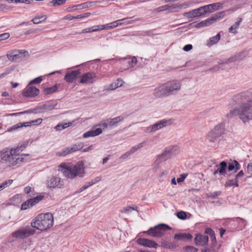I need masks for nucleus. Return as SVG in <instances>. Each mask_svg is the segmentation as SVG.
Listing matches in <instances>:
<instances>
[{
  "instance_id": "33",
  "label": "nucleus",
  "mask_w": 252,
  "mask_h": 252,
  "mask_svg": "<svg viewBox=\"0 0 252 252\" xmlns=\"http://www.w3.org/2000/svg\"><path fill=\"white\" fill-rule=\"evenodd\" d=\"M220 34L219 33L216 36L210 38L209 41L207 42L208 46H211L217 43L220 40Z\"/></svg>"
},
{
  "instance_id": "44",
  "label": "nucleus",
  "mask_w": 252,
  "mask_h": 252,
  "mask_svg": "<svg viewBox=\"0 0 252 252\" xmlns=\"http://www.w3.org/2000/svg\"><path fill=\"white\" fill-rule=\"evenodd\" d=\"M66 0H52L49 3H51L53 6H57L63 4Z\"/></svg>"
},
{
  "instance_id": "52",
  "label": "nucleus",
  "mask_w": 252,
  "mask_h": 252,
  "mask_svg": "<svg viewBox=\"0 0 252 252\" xmlns=\"http://www.w3.org/2000/svg\"><path fill=\"white\" fill-rule=\"evenodd\" d=\"M9 3H25L30 4L32 0H6Z\"/></svg>"
},
{
  "instance_id": "47",
  "label": "nucleus",
  "mask_w": 252,
  "mask_h": 252,
  "mask_svg": "<svg viewBox=\"0 0 252 252\" xmlns=\"http://www.w3.org/2000/svg\"><path fill=\"white\" fill-rule=\"evenodd\" d=\"M12 182L13 180L9 179L2 183L0 185V191L3 190L4 189H5L8 185H11L12 183Z\"/></svg>"
},
{
  "instance_id": "16",
  "label": "nucleus",
  "mask_w": 252,
  "mask_h": 252,
  "mask_svg": "<svg viewBox=\"0 0 252 252\" xmlns=\"http://www.w3.org/2000/svg\"><path fill=\"white\" fill-rule=\"evenodd\" d=\"M170 95L165 83L156 88L154 91V95L156 97H162Z\"/></svg>"
},
{
  "instance_id": "6",
  "label": "nucleus",
  "mask_w": 252,
  "mask_h": 252,
  "mask_svg": "<svg viewBox=\"0 0 252 252\" xmlns=\"http://www.w3.org/2000/svg\"><path fill=\"white\" fill-rule=\"evenodd\" d=\"M179 148L177 146H170L165 148L162 154L159 155L156 162L159 163L161 159L166 160L178 154Z\"/></svg>"
},
{
  "instance_id": "20",
  "label": "nucleus",
  "mask_w": 252,
  "mask_h": 252,
  "mask_svg": "<svg viewBox=\"0 0 252 252\" xmlns=\"http://www.w3.org/2000/svg\"><path fill=\"white\" fill-rule=\"evenodd\" d=\"M80 73V70H74L70 72H68L65 75L64 79L68 83H72L77 78Z\"/></svg>"
},
{
  "instance_id": "48",
  "label": "nucleus",
  "mask_w": 252,
  "mask_h": 252,
  "mask_svg": "<svg viewBox=\"0 0 252 252\" xmlns=\"http://www.w3.org/2000/svg\"><path fill=\"white\" fill-rule=\"evenodd\" d=\"M12 182L13 180L9 179L2 183L0 185V191L3 190L4 189H5L8 185H11L12 183Z\"/></svg>"
},
{
  "instance_id": "7",
  "label": "nucleus",
  "mask_w": 252,
  "mask_h": 252,
  "mask_svg": "<svg viewBox=\"0 0 252 252\" xmlns=\"http://www.w3.org/2000/svg\"><path fill=\"white\" fill-rule=\"evenodd\" d=\"M172 228L168 225L164 223H160L153 227H151L147 231V234L154 237L160 238L164 235L163 231Z\"/></svg>"
},
{
  "instance_id": "59",
  "label": "nucleus",
  "mask_w": 252,
  "mask_h": 252,
  "mask_svg": "<svg viewBox=\"0 0 252 252\" xmlns=\"http://www.w3.org/2000/svg\"><path fill=\"white\" fill-rule=\"evenodd\" d=\"M42 80L41 77H37L30 82V84H39Z\"/></svg>"
},
{
  "instance_id": "30",
  "label": "nucleus",
  "mask_w": 252,
  "mask_h": 252,
  "mask_svg": "<svg viewBox=\"0 0 252 252\" xmlns=\"http://www.w3.org/2000/svg\"><path fill=\"white\" fill-rule=\"evenodd\" d=\"M220 168L216 170L214 174L216 175L217 173H219L220 175H223L225 173V170L227 168V163L225 161H222L220 164Z\"/></svg>"
},
{
  "instance_id": "60",
  "label": "nucleus",
  "mask_w": 252,
  "mask_h": 252,
  "mask_svg": "<svg viewBox=\"0 0 252 252\" xmlns=\"http://www.w3.org/2000/svg\"><path fill=\"white\" fill-rule=\"evenodd\" d=\"M9 33L5 32L0 34V40L6 39L9 37Z\"/></svg>"
},
{
  "instance_id": "17",
  "label": "nucleus",
  "mask_w": 252,
  "mask_h": 252,
  "mask_svg": "<svg viewBox=\"0 0 252 252\" xmlns=\"http://www.w3.org/2000/svg\"><path fill=\"white\" fill-rule=\"evenodd\" d=\"M26 53H28L26 50H14L8 52L6 54V56L9 61L14 62L20 58V55Z\"/></svg>"
},
{
  "instance_id": "46",
  "label": "nucleus",
  "mask_w": 252,
  "mask_h": 252,
  "mask_svg": "<svg viewBox=\"0 0 252 252\" xmlns=\"http://www.w3.org/2000/svg\"><path fill=\"white\" fill-rule=\"evenodd\" d=\"M224 12H220V13H217L213 17H211V18L213 19V22H215L218 20H220L221 19L224 17Z\"/></svg>"
},
{
  "instance_id": "28",
  "label": "nucleus",
  "mask_w": 252,
  "mask_h": 252,
  "mask_svg": "<svg viewBox=\"0 0 252 252\" xmlns=\"http://www.w3.org/2000/svg\"><path fill=\"white\" fill-rule=\"evenodd\" d=\"M123 64H127V68L132 67L137 63V59L135 57H133L131 59L126 58L123 60Z\"/></svg>"
},
{
  "instance_id": "19",
  "label": "nucleus",
  "mask_w": 252,
  "mask_h": 252,
  "mask_svg": "<svg viewBox=\"0 0 252 252\" xmlns=\"http://www.w3.org/2000/svg\"><path fill=\"white\" fill-rule=\"evenodd\" d=\"M137 243L141 246L153 248H157L158 245L154 241L145 238H139L137 240Z\"/></svg>"
},
{
  "instance_id": "58",
  "label": "nucleus",
  "mask_w": 252,
  "mask_h": 252,
  "mask_svg": "<svg viewBox=\"0 0 252 252\" xmlns=\"http://www.w3.org/2000/svg\"><path fill=\"white\" fill-rule=\"evenodd\" d=\"M187 176H188L187 174H182L180 175V177L177 178V182L178 183L183 182Z\"/></svg>"
},
{
  "instance_id": "21",
  "label": "nucleus",
  "mask_w": 252,
  "mask_h": 252,
  "mask_svg": "<svg viewBox=\"0 0 252 252\" xmlns=\"http://www.w3.org/2000/svg\"><path fill=\"white\" fill-rule=\"evenodd\" d=\"M208 240V236L198 234L196 235L194 241L196 245L203 246L207 244Z\"/></svg>"
},
{
  "instance_id": "53",
  "label": "nucleus",
  "mask_w": 252,
  "mask_h": 252,
  "mask_svg": "<svg viewBox=\"0 0 252 252\" xmlns=\"http://www.w3.org/2000/svg\"><path fill=\"white\" fill-rule=\"evenodd\" d=\"M210 5L211 8L213 10V12L215 10L219 9L220 8V7L221 4L220 3L217 2V3L210 4Z\"/></svg>"
},
{
  "instance_id": "36",
  "label": "nucleus",
  "mask_w": 252,
  "mask_h": 252,
  "mask_svg": "<svg viewBox=\"0 0 252 252\" xmlns=\"http://www.w3.org/2000/svg\"><path fill=\"white\" fill-rule=\"evenodd\" d=\"M238 180L235 178L234 179L228 180L224 184V187H238Z\"/></svg>"
},
{
  "instance_id": "15",
  "label": "nucleus",
  "mask_w": 252,
  "mask_h": 252,
  "mask_svg": "<svg viewBox=\"0 0 252 252\" xmlns=\"http://www.w3.org/2000/svg\"><path fill=\"white\" fill-rule=\"evenodd\" d=\"M165 84L170 95L174 94L175 92L180 90L181 87V83L178 80L168 81Z\"/></svg>"
},
{
  "instance_id": "61",
  "label": "nucleus",
  "mask_w": 252,
  "mask_h": 252,
  "mask_svg": "<svg viewBox=\"0 0 252 252\" xmlns=\"http://www.w3.org/2000/svg\"><path fill=\"white\" fill-rule=\"evenodd\" d=\"M132 154H131V152H130V151H128L127 152H126V153H125L124 155H122L120 158V159H126L127 158H128L129 156H130V155H131Z\"/></svg>"
},
{
  "instance_id": "43",
  "label": "nucleus",
  "mask_w": 252,
  "mask_h": 252,
  "mask_svg": "<svg viewBox=\"0 0 252 252\" xmlns=\"http://www.w3.org/2000/svg\"><path fill=\"white\" fill-rule=\"evenodd\" d=\"M137 207L136 206H126L124 207L122 210L120 211V212L122 213H128L133 210H137Z\"/></svg>"
},
{
  "instance_id": "12",
  "label": "nucleus",
  "mask_w": 252,
  "mask_h": 252,
  "mask_svg": "<svg viewBox=\"0 0 252 252\" xmlns=\"http://www.w3.org/2000/svg\"><path fill=\"white\" fill-rule=\"evenodd\" d=\"M173 121L171 119H163L146 128V132H153L164 127L171 125Z\"/></svg>"
},
{
  "instance_id": "14",
  "label": "nucleus",
  "mask_w": 252,
  "mask_h": 252,
  "mask_svg": "<svg viewBox=\"0 0 252 252\" xmlns=\"http://www.w3.org/2000/svg\"><path fill=\"white\" fill-rule=\"evenodd\" d=\"M44 195H39L35 197L30 198L27 201L24 202L21 206V209L23 210H27L32 207L38 202L42 200L44 198Z\"/></svg>"
},
{
  "instance_id": "51",
  "label": "nucleus",
  "mask_w": 252,
  "mask_h": 252,
  "mask_svg": "<svg viewBox=\"0 0 252 252\" xmlns=\"http://www.w3.org/2000/svg\"><path fill=\"white\" fill-rule=\"evenodd\" d=\"M220 194H221L220 191H215L212 193H207L206 194V196L208 198H215L216 197L220 195Z\"/></svg>"
},
{
  "instance_id": "54",
  "label": "nucleus",
  "mask_w": 252,
  "mask_h": 252,
  "mask_svg": "<svg viewBox=\"0 0 252 252\" xmlns=\"http://www.w3.org/2000/svg\"><path fill=\"white\" fill-rule=\"evenodd\" d=\"M247 173L250 175L248 176L249 178H251L252 175V163H250L247 166Z\"/></svg>"
},
{
  "instance_id": "31",
  "label": "nucleus",
  "mask_w": 252,
  "mask_h": 252,
  "mask_svg": "<svg viewBox=\"0 0 252 252\" xmlns=\"http://www.w3.org/2000/svg\"><path fill=\"white\" fill-rule=\"evenodd\" d=\"M123 80L121 79H118L117 81L110 84L108 89V90H114L123 85Z\"/></svg>"
},
{
  "instance_id": "26",
  "label": "nucleus",
  "mask_w": 252,
  "mask_h": 252,
  "mask_svg": "<svg viewBox=\"0 0 252 252\" xmlns=\"http://www.w3.org/2000/svg\"><path fill=\"white\" fill-rule=\"evenodd\" d=\"M192 236L190 234L187 233H179L176 234L174 236V239L177 240L186 241L191 240Z\"/></svg>"
},
{
  "instance_id": "45",
  "label": "nucleus",
  "mask_w": 252,
  "mask_h": 252,
  "mask_svg": "<svg viewBox=\"0 0 252 252\" xmlns=\"http://www.w3.org/2000/svg\"><path fill=\"white\" fill-rule=\"evenodd\" d=\"M201 9L202 11V13L203 15H205L207 13H212L213 12V10L211 8L210 5H206L203 6H201Z\"/></svg>"
},
{
  "instance_id": "13",
  "label": "nucleus",
  "mask_w": 252,
  "mask_h": 252,
  "mask_svg": "<svg viewBox=\"0 0 252 252\" xmlns=\"http://www.w3.org/2000/svg\"><path fill=\"white\" fill-rule=\"evenodd\" d=\"M42 119L41 118H38L36 120L31 121L30 122L19 123L9 128L7 130V131L10 132L12 131L16 130L19 128H22L23 127H27L35 125H39L42 123Z\"/></svg>"
},
{
  "instance_id": "9",
  "label": "nucleus",
  "mask_w": 252,
  "mask_h": 252,
  "mask_svg": "<svg viewBox=\"0 0 252 252\" xmlns=\"http://www.w3.org/2000/svg\"><path fill=\"white\" fill-rule=\"evenodd\" d=\"M79 82L82 84L90 85L94 83L96 79V73L93 71L88 72L81 75Z\"/></svg>"
},
{
  "instance_id": "24",
  "label": "nucleus",
  "mask_w": 252,
  "mask_h": 252,
  "mask_svg": "<svg viewBox=\"0 0 252 252\" xmlns=\"http://www.w3.org/2000/svg\"><path fill=\"white\" fill-rule=\"evenodd\" d=\"M240 168V165L239 162L236 160H234L232 162H229L227 166L228 170L234 173H236Z\"/></svg>"
},
{
  "instance_id": "25",
  "label": "nucleus",
  "mask_w": 252,
  "mask_h": 252,
  "mask_svg": "<svg viewBox=\"0 0 252 252\" xmlns=\"http://www.w3.org/2000/svg\"><path fill=\"white\" fill-rule=\"evenodd\" d=\"M124 120V118L121 116H118L114 118L107 119V123H108L109 127L115 126L117 124Z\"/></svg>"
},
{
  "instance_id": "37",
  "label": "nucleus",
  "mask_w": 252,
  "mask_h": 252,
  "mask_svg": "<svg viewBox=\"0 0 252 252\" xmlns=\"http://www.w3.org/2000/svg\"><path fill=\"white\" fill-rule=\"evenodd\" d=\"M242 21V19L239 18V21L235 22V24L229 28V32H232L233 33H237L236 30L238 28Z\"/></svg>"
},
{
  "instance_id": "63",
  "label": "nucleus",
  "mask_w": 252,
  "mask_h": 252,
  "mask_svg": "<svg viewBox=\"0 0 252 252\" xmlns=\"http://www.w3.org/2000/svg\"><path fill=\"white\" fill-rule=\"evenodd\" d=\"M100 126H102L104 128H106L108 127H109L108 126V123H107V120L102 121L100 124Z\"/></svg>"
},
{
  "instance_id": "40",
  "label": "nucleus",
  "mask_w": 252,
  "mask_h": 252,
  "mask_svg": "<svg viewBox=\"0 0 252 252\" xmlns=\"http://www.w3.org/2000/svg\"><path fill=\"white\" fill-rule=\"evenodd\" d=\"M71 125V123H65L63 124H59L56 126L55 129L57 131H61L65 128L68 127Z\"/></svg>"
},
{
  "instance_id": "27",
  "label": "nucleus",
  "mask_w": 252,
  "mask_h": 252,
  "mask_svg": "<svg viewBox=\"0 0 252 252\" xmlns=\"http://www.w3.org/2000/svg\"><path fill=\"white\" fill-rule=\"evenodd\" d=\"M29 140H26L25 141L20 142L17 144L16 147H13L14 150H16V152L18 154H20L21 152H22L29 145Z\"/></svg>"
},
{
  "instance_id": "18",
  "label": "nucleus",
  "mask_w": 252,
  "mask_h": 252,
  "mask_svg": "<svg viewBox=\"0 0 252 252\" xmlns=\"http://www.w3.org/2000/svg\"><path fill=\"white\" fill-rule=\"evenodd\" d=\"M39 89L32 86L27 87L23 92V95L28 97H33L38 95Z\"/></svg>"
},
{
  "instance_id": "11",
  "label": "nucleus",
  "mask_w": 252,
  "mask_h": 252,
  "mask_svg": "<svg viewBox=\"0 0 252 252\" xmlns=\"http://www.w3.org/2000/svg\"><path fill=\"white\" fill-rule=\"evenodd\" d=\"M84 147L83 143H79L74 144L70 147H67L60 152L56 153V156L59 157H64L68 154L80 150Z\"/></svg>"
},
{
  "instance_id": "29",
  "label": "nucleus",
  "mask_w": 252,
  "mask_h": 252,
  "mask_svg": "<svg viewBox=\"0 0 252 252\" xmlns=\"http://www.w3.org/2000/svg\"><path fill=\"white\" fill-rule=\"evenodd\" d=\"M101 178L100 177H97L94 179L92 180L91 182H89L85 185H84L83 187H82L80 189L78 192H81L83 191H84L85 189H88L90 186H92L95 183L100 181L101 180Z\"/></svg>"
},
{
  "instance_id": "38",
  "label": "nucleus",
  "mask_w": 252,
  "mask_h": 252,
  "mask_svg": "<svg viewBox=\"0 0 252 252\" xmlns=\"http://www.w3.org/2000/svg\"><path fill=\"white\" fill-rule=\"evenodd\" d=\"M58 86L57 85L53 87L46 88L44 90V92L45 94H49L56 92L57 91Z\"/></svg>"
},
{
  "instance_id": "8",
  "label": "nucleus",
  "mask_w": 252,
  "mask_h": 252,
  "mask_svg": "<svg viewBox=\"0 0 252 252\" xmlns=\"http://www.w3.org/2000/svg\"><path fill=\"white\" fill-rule=\"evenodd\" d=\"M46 185L49 189H61L63 187V181L59 177L52 176L48 177L46 181Z\"/></svg>"
},
{
  "instance_id": "39",
  "label": "nucleus",
  "mask_w": 252,
  "mask_h": 252,
  "mask_svg": "<svg viewBox=\"0 0 252 252\" xmlns=\"http://www.w3.org/2000/svg\"><path fill=\"white\" fill-rule=\"evenodd\" d=\"M119 26H122L121 20H118L110 23L107 24V30L112 29L114 28L117 27Z\"/></svg>"
},
{
  "instance_id": "4",
  "label": "nucleus",
  "mask_w": 252,
  "mask_h": 252,
  "mask_svg": "<svg viewBox=\"0 0 252 252\" xmlns=\"http://www.w3.org/2000/svg\"><path fill=\"white\" fill-rule=\"evenodd\" d=\"M54 224V218L51 213L40 214L31 222V226L43 231L51 228Z\"/></svg>"
},
{
  "instance_id": "50",
  "label": "nucleus",
  "mask_w": 252,
  "mask_h": 252,
  "mask_svg": "<svg viewBox=\"0 0 252 252\" xmlns=\"http://www.w3.org/2000/svg\"><path fill=\"white\" fill-rule=\"evenodd\" d=\"M12 182L13 180L9 179L2 183L0 185V191L3 190L4 189H5L8 185H11L12 183Z\"/></svg>"
},
{
  "instance_id": "64",
  "label": "nucleus",
  "mask_w": 252,
  "mask_h": 252,
  "mask_svg": "<svg viewBox=\"0 0 252 252\" xmlns=\"http://www.w3.org/2000/svg\"><path fill=\"white\" fill-rule=\"evenodd\" d=\"M39 17L36 16L32 19V21L35 24H38L42 22V21H39Z\"/></svg>"
},
{
  "instance_id": "42",
  "label": "nucleus",
  "mask_w": 252,
  "mask_h": 252,
  "mask_svg": "<svg viewBox=\"0 0 252 252\" xmlns=\"http://www.w3.org/2000/svg\"><path fill=\"white\" fill-rule=\"evenodd\" d=\"M146 143L145 141H143L142 142H141L139 143L138 145L134 146L132 147L130 150V152H131V154H133L136 151H137L138 149L141 148L143 147L144 144Z\"/></svg>"
},
{
  "instance_id": "62",
  "label": "nucleus",
  "mask_w": 252,
  "mask_h": 252,
  "mask_svg": "<svg viewBox=\"0 0 252 252\" xmlns=\"http://www.w3.org/2000/svg\"><path fill=\"white\" fill-rule=\"evenodd\" d=\"M206 232L208 234H209L211 237L212 240L215 239V236L214 233V231L211 229H208L206 230Z\"/></svg>"
},
{
  "instance_id": "3",
  "label": "nucleus",
  "mask_w": 252,
  "mask_h": 252,
  "mask_svg": "<svg viewBox=\"0 0 252 252\" xmlns=\"http://www.w3.org/2000/svg\"><path fill=\"white\" fill-rule=\"evenodd\" d=\"M58 167L63 175L67 179H73L77 176L82 177L86 173L83 161H79L75 164L63 162Z\"/></svg>"
},
{
  "instance_id": "22",
  "label": "nucleus",
  "mask_w": 252,
  "mask_h": 252,
  "mask_svg": "<svg viewBox=\"0 0 252 252\" xmlns=\"http://www.w3.org/2000/svg\"><path fill=\"white\" fill-rule=\"evenodd\" d=\"M186 15L189 18L198 17L203 15L201 7L187 12Z\"/></svg>"
},
{
  "instance_id": "57",
  "label": "nucleus",
  "mask_w": 252,
  "mask_h": 252,
  "mask_svg": "<svg viewBox=\"0 0 252 252\" xmlns=\"http://www.w3.org/2000/svg\"><path fill=\"white\" fill-rule=\"evenodd\" d=\"M185 251L187 252H197V249L191 246L186 247L185 248Z\"/></svg>"
},
{
  "instance_id": "55",
  "label": "nucleus",
  "mask_w": 252,
  "mask_h": 252,
  "mask_svg": "<svg viewBox=\"0 0 252 252\" xmlns=\"http://www.w3.org/2000/svg\"><path fill=\"white\" fill-rule=\"evenodd\" d=\"M177 217L181 220H185L187 217L186 213L183 211H180L177 214Z\"/></svg>"
},
{
  "instance_id": "41",
  "label": "nucleus",
  "mask_w": 252,
  "mask_h": 252,
  "mask_svg": "<svg viewBox=\"0 0 252 252\" xmlns=\"http://www.w3.org/2000/svg\"><path fill=\"white\" fill-rule=\"evenodd\" d=\"M57 103L53 104L51 103H48L43 105L44 112H47L53 110L56 106Z\"/></svg>"
},
{
  "instance_id": "49",
  "label": "nucleus",
  "mask_w": 252,
  "mask_h": 252,
  "mask_svg": "<svg viewBox=\"0 0 252 252\" xmlns=\"http://www.w3.org/2000/svg\"><path fill=\"white\" fill-rule=\"evenodd\" d=\"M12 182L13 180L9 179L2 183L0 185V191L3 190L4 189H5L8 185H11L12 183Z\"/></svg>"
},
{
  "instance_id": "56",
  "label": "nucleus",
  "mask_w": 252,
  "mask_h": 252,
  "mask_svg": "<svg viewBox=\"0 0 252 252\" xmlns=\"http://www.w3.org/2000/svg\"><path fill=\"white\" fill-rule=\"evenodd\" d=\"M13 70L12 68H7L6 69L4 72L0 74V78L4 77L5 75L10 73Z\"/></svg>"
},
{
  "instance_id": "5",
  "label": "nucleus",
  "mask_w": 252,
  "mask_h": 252,
  "mask_svg": "<svg viewBox=\"0 0 252 252\" xmlns=\"http://www.w3.org/2000/svg\"><path fill=\"white\" fill-rule=\"evenodd\" d=\"M224 125L222 124H218L207 133L206 139L209 142L214 143L224 133Z\"/></svg>"
},
{
  "instance_id": "32",
  "label": "nucleus",
  "mask_w": 252,
  "mask_h": 252,
  "mask_svg": "<svg viewBox=\"0 0 252 252\" xmlns=\"http://www.w3.org/2000/svg\"><path fill=\"white\" fill-rule=\"evenodd\" d=\"M25 112H27V114L29 113H44V110L43 108V106L41 105L37 106L35 108L31 109L25 111Z\"/></svg>"
},
{
  "instance_id": "34",
  "label": "nucleus",
  "mask_w": 252,
  "mask_h": 252,
  "mask_svg": "<svg viewBox=\"0 0 252 252\" xmlns=\"http://www.w3.org/2000/svg\"><path fill=\"white\" fill-rule=\"evenodd\" d=\"M161 246L163 248L169 249H173L176 248V245L173 243L168 242L164 240H162L161 241Z\"/></svg>"
},
{
  "instance_id": "23",
  "label": "nucleus",
  "mask_w": 252,
  "mask_h": 252,
  "mask_svg": "<svg viewBox=\"0 0 252 252\" xmlns=\"http://www.w3.org/2000/svg\"><path fill=\"white\" fill-rule=\"evenodd\" d=\"M102 132V130L101 128H97L95 129L91 130L84 133L83 134V137L84 138L94 137L100 134Z\"/></svg>"
},
{
  "instance_id": "10",
  "label": "nucleus",
  "mask_w": 252,
  "mask_h": 252,
  "mask_svg": "<svg viewBox=\"0 0 252 252\" xmlns=\"http://www.w3.org/2000/svg\"><path fill=\"white\" fill-rule=\"evenodd\" d=\"M35 233V230L30 227L22 228L17 231L12 233L13 237L18 239H23L33 235Z\"/></svg>"
},
{
  "instance_id": "1",
  "label": "nucleus",
  "mask_w": 252,
  "mask_h": 252,
  "mask_svg": "<svg viewBox=\"0 0 252 252\" xmlns=\"http://www.w3.org/2000/svg\"><path fill=\"white\" fill-rule=\"evenodd\" d=\"M249 94L248 92H242L233 96L234 101L239 106L231 110L226 115L227 117L238 115L244 123L252 120V97H250Z\"/></svg>"
},
{
  "instance_id": "2",
  "label": "nucleus",
  "mask_w": 252,
  "mask_h": 252,
  "mask_svg": "<svg viewBox=\"0 0 252 252\" xmlns=\"http://www.w3.org/2000/svg\"><path fill=\"white\" fill-rule=\"evenodd\" d=\"M13 148H5L0 152V162L8 167H13L27 160L26 157H30L29 154H18Z\"/></svg>"
},
{
  "instance_id": "35",
  "label": "nucleus",
  "mask_w": 252,
  "mask_h": 252,
  "mask_svg": "<svg viewBox=\"0 0 252 252\" xmlns=\"http://www.w3.org/2000/svg\"><path fill=\"white\" fill-rule=\"evenodd\" d=\"M120 20H121L122 25H126L132 24L135 22L140 21V19L137 18L134 20H131V18H125L120 19Z\"/></svg>"
}]
</instances>
